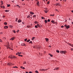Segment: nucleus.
I'll return each instance as SVG.
<instances>
[{
	"instance_id": "1",
	"label": "nucleus",
	"mask_w": 73,
	"mask_h": 73,
	"mask_svg": "<svg viewBox=\"0 0 73 73\" xmlns=\"http://www.w3.org/2000/svg\"><path fill=\"white\" fill-rule=\"evenodd\" d=\"M39 70H40V71H46V70H47L46 69H40Z\"/></svg>"
},
{
	"instance_id": "2",
	"label": "nucleus",
	"mask_w": 73,
	"mask_h": 73,
	"mask_svg": "<svg viewBox=\"0 0 73 73\" xmlns=\"http://www.w3.org/2000/svg\"><path fill=\"white\" fill-rule=\"evenodd\" d=\"M12 55H10L9 56V58H11V59H12L13 58V57Z\"/></svg>"
},
{
	"instance_id": "3",
	"label": "nucleus",
	"mask_w": 73,
	"mask_h": 73,
	"mask_svg": "<svg viewBox=\"0 0 73 73\" xmlns=\"http://www.w3.org/2000/svg\"><path fill=\"white\" fill-rule=\"evenodd\" d=\"M15 37H13L12 38H11V39H10V40H14V39H15Z\"/></svg>"
},
{
	"instance_id": "4",
	"label": "nucleus",
	"mask_w": 73,
	"mask_h": 73,
	"mask_svg": "<svg viewBox=\"0 0 73 73\" xmlns=\"http://www.w3.org/2000/svg\"><path fill=\"white\" fill-rule=\"evenodd\" d=\"M22 22V21L20 19H19L18 21V23H21V22Z\"/></svg>"
},
{
	"instance_id": "5",
	"label": "nucleus",
	"mask_w": 73,
	"mask_h": 73,
	"mask_svg": "<svg viewBox=\"0 0 73 73\" xmlns=\"http://www.w3.org/2000/svg\"><path fill=\"white\" fill-rule=\"evenodd\" d=\"M70 28V26H69V25L67 26L66 27V29H68V28Z\"/></svg>"
},
{
	"instance_id": "6",
	"label": "nucleus",
	"mask_w": 73,
	"mask_h": 73,
	"mask_svg": "<svg viewBox=\"0 0 73 73\" xmlns=\"http://www.w3.org/2000/svg\"><path fill=\"white\" fill-rule=\"evenodd\" d=\"M21 45L23 46H26V44H25L24 43H22Z\"/></svg>"
},
{
	"instance_id": "7",
	"label": "nucleus",
	"mask_w": 73,
	"mask_h": 73,
	"mask_svg": "<svg viewBox=\"0 0 73 73\" xmlns=\"http://www.w3.org/2000/svg\"><path fill=\"white\" fill-rule=\"evenodd\" d=\"M4 28L5 29H7L8 27L7 26H5L4 27Z\"/></svg>"
},
{
	"instance_id": "8",
	"label": "nucleus",
	"mask_w": 73,
	"mask_h": 73,
	"mask_svg": "<svg viewBox=\"0 0 73 73\" xmlns=\"http://www.w3.org/2000/svg\"><path fill=\"white\" fill-rule=\"evenodd\" d=\"M56 6H57V5H59V6H60V5L59 3H57L56 5Z\"/></svg>"
},
{
	"instance_id": "9",
	"label": "nucleus",
	"mask_w": 73,
	"mask_h": 73,
	"mask_svg": "<svg viewBox=\"0 0 73 73\" xmlns=\"http://www.w3.org/2000/svg\"><path fill=\"white\" fill-rule=\"evenodd\" d=\"M8 65H12V63H8Z\"/></svg>"
},
{
	"instance_id": "10",
	"label": "nucleus",
	"mask_w": 73,
	"mask_h": 73,
	"mask_svg": "<svg viewBox=\"0 0 73 73\" xmlns=\"http://www.w3.org/2000/svg\"><path fill=\"white\" fill-rule=\"evenodd\" d=\"M30 14H31V15H33L34 14V13H33V12H30Z\"/></svg>"
},
{
	"instance_id": "11",
	"label": "nucleus",
	"mask_w": 73,
	"mask_h": 73,
	"mask_svg": "<svg viewBox=\"0 0 73 73\" xmlns=\"http://www.w3.org/2000/svg\"><path fill=\"white\" fill-rule=\"evenodd\" d=\"M36 4H37V5L38 6V5H39V2L37 1Z\"/></svg>"
},
{
	"instance_id": "12",
	"label": "nucleus",
	"mask_w": 73,
	"mask_h": 73,
	"mask_svg": "<svg viewBox=\"0 0 73 73\" xmlns=\"http://www.w3.org/2000/svg\"><path fill=\"white\" fill-rule=\"evenodd\" d=\"M45 40H46V41H47V42H48L49 41V39L48 38H46Z\"/></svg>"
},
{
	"instance_id": "13",
	"label": "nucleus",
	"mask_w": 73,
	"mask_h": 73,
	"mask_svg": "<svg viewBox=\"0 0 73 73\" xmlns=\"http://www.w3.org/2000/svg\"><path fill=\"white\" fill-rule=\"evenodd\" d=\"M69 45L71 46L72 47H73V45L72 44H69Z\"/></svg>"
},
{
	"instance_id": "14",
	"label": "nucleus",
	"mask_w": 73,
	"mask_h": 73,
	"mask_svg": "<svg viewBox=\"0 0 73 73\" xmlns=\"http://www.w3.org/2000/svg\"><path fill=\"white\" fill-rule=\"evenodd\" d=\"M34 23H35V24H38V22L36 21L34 22Z\"/></svg>"
},
{
	"instance_id": "15",
	"label": "nucleus",
	"mask_w": 73,
	"mask_h": 73,
	"mask_svg": "<svg viewBox=\"0 0 73 73\" xmlns=\"http://www.w3.org/2000/svg\"><path fill=\"white\" fill-rule=\"evenodd\" d=\"M48 11L44 10V12H45L46 13H48Z\"/></svg>"
},
{
	"instance_id": "16",
	"label": "nucleus",
	"mask_w": 73,
	"mask_h": 73,
	"mask_svg": "<svg viewBox=\"0 0 73 73\" xmlns=\"http://www.w3.org/2000/svg\"><path fill=\"white\" fill-rule=\"evenodd\" d=\"M60 53L62 54H63V53H64V51H60Z\"/></svg>"
},
{
	"instance_id": "17",
	"label": "nucleus",
	"mask_w": 73,
	"mask_h": 73,
	"mask_svg": "<svg viewBox=\"0 0 73 73\" xmlns=\"http://www.w3.org/2000/svg\"><path fill=\"white\" fill-rule=\"evenodd\" d=\"M31 17V16H30V15H29L27 17V18H29V17Z\"/></svg>"
},
{
	"instance_id": "18",
	"label": "nucleus",
	"mask_w": 73,
	"mask_h": 73,
	"mask_svg": "<svg viewBox=\"0 0 73 73\" xmlns=\"http://www.w3.org/2000/svg\"><path fill=\"white\" fill-rule=\"evenodd\" d=\"M51 22L53 24H54V21L53 20H52V21H51Z\"/></svg>"
},
{
	"instance_id": "19",
	"label": "nucleus",
	"mask_w": 73,
	"mask_h": 73,
	"mask_svg": "<svg viewBox=\"0 0 73 73\" xmlns=\"http://www.w3.org/2000/svg\"><path fill=\"white\" fill-rule=\"evenodd\" d=\"M35 38V37H33L32 38V40H35V38Z\"/></svg>"
},
{
	"instance_id": "20",
	"label": "nucleus",
	"mask_w": 73,
	"mask_h": 73,
	"mask_svg": "<svg viewBox=\"0 0 73 73\" xmlns=\"http://www.w3.org/2000/svg\"><path fill=\"white\" fill-rule=\"evenodd\" d=\"M45 23H46L48 22V21L46 20H44Z\"/></svg>"
},
{
	"instance_id": "21",
	"label": "nucleus",
	"mask_w": 73,
	"mask_h": 73,
	"mask_svg": "<svg viewBox=\"0 0 73 73\" xmlns=\"http://www.w3.org/2000/svg\"><path fill=\"white\" fill-rule=\"evenodd\" d=\"M16 58V57L14 56H13V58Z\"/></svg>"
},
{
	"instance_id": "22",
	"label": "nucleus",
	"mask_w": 73,
	"mask_h": 73,
	"mask_svg": "<svg viewBox=\"0 0 73 73\" xmlns=\"http://www.w3.org/2000/svg\"><path fill=\"white\" fill-rule=\"evenodd\" d=\"M1 8H5V7L4 6H1Z\"/></svg>"
},
{
	"instance_id": "23",
	"label": "nucleus",
	"mask_w": 73,
	"mask_h": 73,
	"mask_svg": "<svg viewBox=\"0 0 73 73\" xmlns=\"http://www.w3.org/2000/svg\"><path fill=\"white\" fill-rule=\"evenodd\" d=\"M31 41V40L30 39H29L27 40V42H29Z\"/></svg>"
},
{
	"instance_id": "24",
	"label": "nucleus",
	"mask_w": 73,
	"mask_h": 73,
	"mask_svg": "<svg viewBox=\"0 0 73 73\" xmlns=\"http://www.w3.org/2000/svg\"><path fill=\"white\" fill-rule=\"evenodd\" d=\"M66 53V52L65 51H63V54H65Z\"/></svg>"
},
{
	"instance_id": "25",
	"label": "nucleus",
	"mask_w": 73,
	"mask_h": 73,
	"mask_svg": "<svg viewBox=\"0 0 73 73\" xmlns=\"http://www.w3.org/2000/svg\"><path fill=\"white\" fill-rule=\"evenodd\" d=\"M7 47H8L7 48H9V44H8V45L7 46Z\"/></svg>"
},
{
	"instance_id": "26",
	"label": "nucleus",
	"mask_w": 73,
	"mask_h": 73,
	"mask_svg": "<svg viewBox=\"0 0 73 73\" xmlns=\"http://www.w3.org/2000/svg\"><path fill=\"white\" fill-rule=\"evenodd\" d=\"M37 26H38V27L39 28L40 27V25H39L38 24H37Z\"/></svg>"
},
{
	"instance_id": "27",
	"label": "nucleus",
	"mask_w": 73,
	"mask_h": 73,
	"mask_svg": "<svg viewBox=\"0 0 73 73\" xmlns=\"http://www.w3.org/2000/svg\"><path fill=\"white\" fill-rule=\"evenodd\" d=\"M4 24H5V25H7V22H5Z\"/></svg>"
},
{
	"instance_id": "28",
	"label": "nucleus",
	"mask_w": 73,
	"mask_h": 73,
	"mask_svg": "<svg viewBox=\"0 0 73 73\" xmlns=\"http://www.w3.org/2000/svg\"><path fill=\"white\" fill-rule=\"evenodd\" d=\"M59 69V68H56V70H58V69Z\"/></svg>"
},
{
	"instance_id": "29",
	"label": "nucleus",
	"mask_w": 73,
	"mask_h": 73,
	"mask_svg": "<svg viewBox=\"0 0 73 73\" xmlns=\"http://www.w3.org/2000/svg\"><path fill=\"white\" fill-rule=\"evenodd\" d=\"M41 19H45V18H44V17H41Z\"/></svg>"
},
{
	"instance_id": "30",
	"label": "nucleus",
	"mask_w": 73,
	"mask_h": 73,
	"mask_svg": "<svg viewBox=\"0 0 73 73\" xmlns=\"http://www.w3.org/2000/svg\"><path fill=\"white\" fill-rule=\"evenodd\" d=\"M26 63H27L26 62H24L23 63V64H26Z\"/></svg>"
},
{
	"instance_id": "31",
	"label": "nucleus",
	"mask_w": 73,
	"mask_h": 73,
	"mask_svg": "<svg viewBox=\"0 0 73 73\" xmlns=\"http://www.w3.org/2000/svg\"><path fill=\"white\" fill-rule=\"evenodd\" d=\"M56 52H57V53H60V51L58 50H56Z\"/></svg>"
},
{
	"instance_id": "32",
	"label": "nucleus",
	"mask_w": 73,
	"mask_h": 73,
	"mask_svg": "<svg viewBox=\"0 0 73 73\" xmlns=\"http://www.w3.org/2000/svg\"><path fill=\"white\" fill-rule=\"evenodd\" d=\"M27 38H26V39H25V40H24V41H27Z\"/></svg>"
},
{
	"instance_id": "33",
	"label": "nucleus",
	"mask_w": 73,
	"mask_h": 73,
	"mask_svg": "<svg viewBox=\"0 0 73 73\" xmlns=\"http://www.w3.org/2000/svg\"><path fill=\"white\" fill-rule=\"evenodd\" d=\"M35 28H38V27H37V25H35Z\"/></svg>"
},
{
	"instance_id": "34",
	"label": "nucleus",
	"mask_w": 73,
	"mask_h": 73,
	"mask_svg": "<svg viewBox=\"0 0 73 73\" xmlns=\"http://www.w3.org/2000/svg\"><path fill=\"white\" fill-rule=\"evenodd\" d=\"M5 12H9V10H5Z\"/></svg>"
},
{
	"instance_id": "35",
	"label": "nucleus",
	"mask_w": 73,
	"mask_h": 73,
	"mask_svg": "<svg viewBox=\"0 0 73 73\" xmlns=\"http://www.w3.org/2000/svg\"><path fill=\"white\" fill-rule=\"evenodd\" d=\"M18 54H21V52H18Z\"/></svg>"
},
{
	"instance_id": "36",
	"label": "nucleus",
	"mask_w": 73,
	"mask_h": 73,
	"mask_svg": "<svg viewBox=\"0 0 73 73\" xmlns=\"http://www.w3.org/2000/svg\"><path fill=\"white\" fill-rule=\"evenodd\" d=\"M18 20V19H17V18H16V20H15V21H16V22H17Z\"/></svg>"
},
{
	"instance_id": "37",
	"label": "nucleus",
	"mask_w": 73,
	"mask_h": 73,
	"mask_svg": "<svg viewBox=\"0 0 73 73\" xmlns=\"http://www.w3.org/2000/svg\"><path fill=\"white\" fill-rule=\"evenodd\" d=\"M50 16H54V14L51 15H50Z\"/></svg>"
},
{
	"instance_id": "38",
	"label": "nucleus",
	"mask_w": 73,
	"mask_h": 73,
	"mask_svg": "<svg viewBox=\"0 0 73 73\" xmlns=\"http://www.w3.org/2000/svg\"><path fill=\"white\" fill-rule=\"evenodd\" d=\"M13 68H17V66H14V67H13Z\"/></svg>"
},
{
	"instance_id": "39",
	"label": "nucleus",
	"mask_w": 73,
	"mask_h": 73,
	"mask_svg": "<svg viewBox=\"0 0 73 73\" xmlns=\"http://www.w3.org/2000/svg\"><path fill=\"white\" fill-rule=\"evenodd\" d=\"M35 73H38V71H35Z\"/></svg>"
},
{
	"instance_id": "40",
	"label": "nucleus",
	"mask_w": 73,
	"mask_h": 73,
	"mask_svg": "<svg viewBox=\"0 0 73 73\" xmlns=\"http://www.w3.org/2000/svg\"><path fill=\"white\" fill-rule=\"evenodd\" d=\"M0 42H3V41H2V40H1V39H0Z\"/></svg>"
},
{
	"instance_id": "41",
	"label": "nucleus",
	"mask_w": 73,
	"mask_h": 73,
	"mask_svg": "<svg viewBox=\"0 0 73 73\" xmlns=\"http://www.w3.org/2000/svg\"><path fill=\"white\" fill-rule=\"evenodd\" d=\"M7 5V7H10V5Z\"/></svg>"
},
{
	"instance_id": "42",
	"label": "nucleus",
	"mask_w": 73,
	"mask_h": 73,
	"mask_svg": "<svg viewBox=\"0 0 73 73\" xmlns=\"http://www.w3.org/2000/svg\"><path fill=\"white\" fill-rule=\"evenodd\" d=\"M50 3V2L49 1H48V3H47V4H49V3Z\"/></svg>"
},
{
	"instance_id": "43",
	"label": "nucleus",
	"mask_w": 73,
	"mask_h": 73,
	"mask_svg": "<svg viewBox=\"0 0 73 73\" xmlns=\"http://www.w3.org/2000/svg\"><path fill=\"white\" fill-rule=\"evenodd\" d=\"M3 38L4 40H5V39H6V38H5V37H4Z\"/></svg>"
},
{
	"instance_id": "44",
	"label": "nucleus",
	"mask_w": 73,
	"mask_h": 73,
	"mask_svg": "<svg viewBox=\"0 0 73 73\" xmlns=\"http://www.w3.org/2000/svg\"><path fill=\"white\" fill-rule=\"evenodd\" d=\"M13 32H14V33H16V31H15L14 30L13 31Z\"/></svg>"
},
{
	"instance_id": "45",
	"label": "nucleus",
	"mask_w": 73,
	"mask_h": 73,
	"mask_svg": "<svg viewBox=\"0 0 73 73\" xmlns=\"http://www.w3.org/2000/svg\"><path fill=\"white\" fill-rule=\"evenodd\" d=\"M29 43H31V44H32V41H31Z\"/></svg>"
},
{
	"instance_id": "46",
	"label": "nucleus",
	"mask_w": 73,
	"mask_h": 73,
	"mask_svg": "<svg viewBox=\"0 0 73 73\" xmlns=\"http://www.w3.org/2000/svg\"><path fill=\"white\" fill-rule=\"evenodd\" d=\"M33 17H36V15H34V16H33Z\"/></svg>"
},
{
	"instance_id": "47",
	"label": "nucleus",
	"mask_w": 73,
	"mask_h": 73,
	"mask_svg": "<svg viewBox=\"0 0 73 73\" xmlns=\"http://www.w3.org/2000/svg\"><path fill=\"white\" fill-rule=\"evenodd\" d=\"M19 32V30H18V31H17V33H18V32Z\"/></svg>"
},
{
	"instance_id": "48",
	"label": "nucleus",
	"mask_w": 73,
	"mask_h": 73,
	"mask_svg": "<svg viewBox=\"0 0 73 73\" xmlns=\"http://www.w3.org/2000/svg\"><path fill=\"white\" fill-rule=\"evenodd\" d=\"M48 22H50V20L49 19H48Z\"/></svg>"
},
{
	"instance_id": "49",
	"label": "nucleus",
	"mask_w": 73,
	"mask_h": 73,
	"mask_svg": "<svg viewBox=\"0 0 73 73\" xmlns=\"http://www.w3.org/2000/svg\"><path fill=\"white\" fill-rule=\"evenodd\" d=\"M27 28H30V26H27Z\"/></svg>"
},
{
	"instance_id": "50",
	"label": "nucleus",
	"mask_w": 73,
	"mask_h": 73,
	"mask_svg": "<svg viewBox=\"0 0 73 73\" xmlns=\"http://www.w3.org/2000/svg\"><path fill=\"white\" fill-rule=\"evenodd\" d=\"M11 28H13V26H10Z\"/></svg>"
},
{
	"instance_id": "51",
	"label": "nucleus",
	"mask_w": 73,
	"mask_h": 73,
	"mask_svg": "<svg viewBox=\"0 0 73 73\" xmlns=\"http://www.w3.org/2000/svg\"><path fill=\"white\" fill-rule=\"evenodd\" d=\"M67 25H64V27H67Z\"/></svg>"
},
{
	"instance_id": "52",
	"label": "nucleus",
	"mask_w": 73,
	"mask_h": 73,
	"mask_svg": "<svg viewBox=\"0 0 73 73\" xmlns=\"http://www.w3.org/2000/svg\"><path fill=\"white\" fill-rule=\"evenodd\" d=\"M21 68L22 69H23V66H21Z\"/></svg>"
},
{
	"instance_id": "53",
	"label": "nucleus",
	"mask_w": 73,
	"mask_h": 73,
	"mask_svg": "<svg viewBox=\"0 0 73 73\" xmlns=\"http://www.w3.org/2000/svg\"><path fill=\"white\" fill-rule=\"evenodd\" d=\"M45 9L46 10H48V8H45Z\"/></svg>"
},
{
	"instance_id": "54",
	"label": "nucleus",
	"mask_w": 73,
	"mask_h": 73,
	"mask_svg": "<svg viewBox=\"0 0 73 73\" xmlns=\"http://www.w3.org/2000/svg\"><path fill=\"white\" fill-rule=\"evenodd\" d=\"M18 55V56H21V54H19Z\"/></svg>"
},
{
	"instance_id": "55",
	"label": "nucleus",
	"mask_w": 73,
	"mask_h": 73,
	"mask_svg": "<svg viewBox=\"0 0 73 73\" xmlns=\"http://www.w3.org/2000/svg\"><path fill=\"white\" fill-rule=\"evenodd\" d=\"M50 56L51 57H52V56H53V55H52V54H51L50 55Z\"/></svg>"
},
{
	"instance_id": "56",
	"label": "nucleus",
	"mask_w": 73,
	"mask_h": 73,
	"mask_svg": "<svg viewBox=\"0 0 73 73\" xmlns=\"http://www.w3.org/2000/svg\"><path fill=\"white\" fill-rule=\"evenodd\" d=\"M61 27H62V28H64V26H62Z\"/></svg>"
},
{
	"instance_id": "57",
	"label": "nucleus",
	"mask_w": 73,
	"mask_h": 73,
	"mask_svg": "<svg viewBox=\"0 0 73 73\" xmlns=\"http://www.w3.org/2000/svg\"><path fill=\"white\" fill-rule=\"evenodd\" d=\"M3 2H1V5H3Z\"/></svg>"
},
{
	"instance_id": "58",
	"label": "nucleus",
	"mask_w": 73,
	"mask_h": 73,
	"mask_svg": "<svg viewBox=\"0 0 73 73\" xmlns=\"http://www.w3.org/2000/svg\"><path fill=\"white\" fill-rule=\"evenodd\" d=\"M71 50H73V48H71Z\"/></svg>"
},
{
	"instance_id": "59",
	"label": "nucleus",
	"mask_w": 73,
	"mask_h": 73,
	"mask_svg": "<svg viewBox=\"0 0 73 73\" xmlns=\"http://www.w3.org/2000/svg\"><path fill=\"white\" fill-rule=\"evenodd\" d=\"M29 73H32V72L30 71V72H29Z\"/></svg>"
},
{
	"instance_id": "60",
	"label": "nucleus",
	"mask_w": 73,
	"mask_h": 73,
	"mask_svg": "<svg viewBox=\"0 0 73 73\" xmlns=\"http://www.w3.org/2000/svg\"><path fill=\"white\" fill-rule=\"evenodd\" d=\"M23 69H25V68L23 67Z\"/></svg>"
},
{
	"instance_id": "61",
	"label": "nucleus",
	"mask_w": 73,
	"mask_h": 73,
	"mask_svg": "<svg viewBox=\"0 0 73 73\" xmlns=\"http://www.w3.org/2000/svg\"><path fill=\"white\" fill-rule=\"evenodd\" d=\"M17 7H19V5H17Z\"/></svg>"
},
{
	"instance_id": "62",
	"label": "nucleus",
	"mask_w": 73,
	"mask_h": 73,
	"mask_svg": "<svg viewBox=\"0 0 73 73\" xmlns=\"http://www.w3.org/2000/svg\"><path fill=\"white\" fill-rule=\"evenodd\" d=\"M0 34H3V33H2V32H1V33H0Z\"/></svg>"
},
{
	"instance_id": "63",
	"label": "nucleus",
	"mask_w": 73,
	"mask_h": 73,
	"mask_svg": "<svg viewBox=\"0 0 73 73\" xmlns=\"http://www.w3.org/2000/svg\"><path fill=\"white\" fill-rule=\"evenodd\" d=\"M71 12H72L73 13V10Z\"/></svg>"
},
{
	"instance_id": "64",
	"label": "nucleus",
	"mask_w": 73,
	"mask_h": 73,
	"mask_svg": "<svg viewBox=\"0 0 73 73\" xmlns=\"http://www.w3.org/2000/svg\"><path fill=\"white\" fill-rule=\"evenodd\" d=\"M26 73H28V72H26Z\"/></svg>"
}]
</instances>
